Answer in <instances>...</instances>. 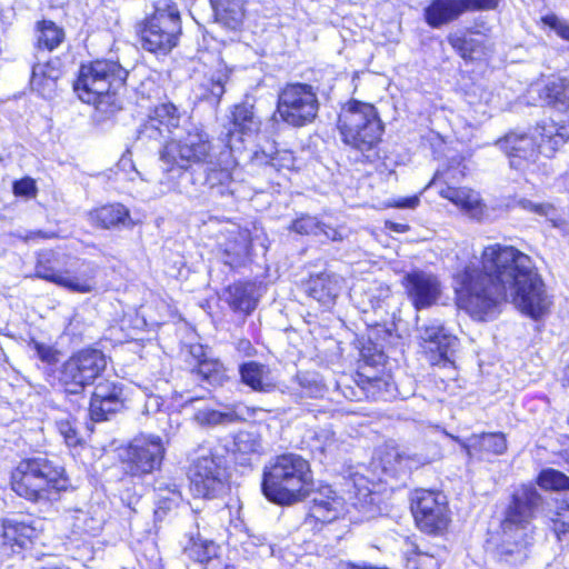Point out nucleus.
I'll return each instance as SVG.
<instances>
[{"label": "nucleus", "mask_w": 569, "mask_h": 569, "mask_svg": "<svg viewBox=\"0 0 569 569\" xmlns=\"http://www.w3.org/2000/svg\"><path fill=\"white\" fill-rule=\"evenodd\" d=\"M455 292L457 306L479 321L493 319L508 299L536 320L552 305L531 257L500 243L485 247L455 274Z\"/></svg>", "instance_id": "obj_1"}, {"label": "nucleus", "mask_w": 569, "mask_h": 569, "mask_svg": "<svg viewBox=\"0 0 569 569\" xmlns=\"http://www.w3.org/2000/svg\"><path fill=\"white\" fill-rule=\"evenodd\" d=\"M232 130L228 129L223 147L214 146L203 127L191 123L181 134L170 138L160 149L161 169L166 173L167 188L162 192L179 191L177 178L182 177L192 166H206L204 183L210 189H218L224 194L232 182L231 170L234 166L230 139Z\"/></svg>", "instance_id": "obj_2"}, {"label": "nucleus", "mask_w": 569, "mask_h": 569, "mask_svg": "<svg viewBox=\"0 0 569 569\" xmlns=\"http://www.w3.org/2000/svg\"><path fill=\"white\" fill-rule=\"evenodd\" d=\"M543 505L545 498L532 483H523L512 490L500 521V542L497 546L500 561L518 566L528 558L536 537L532 522Z\"/></svg>", "instance_id": "obj_3"}, {"label": "nucleus", "mask_w": 569, "mask_h": 569, "mask_svg": "<svg viewBox=\"0 0 569 569\" xmlns=\"http://www.w3.org/2000/svg\"><path fill=\"white\" fill-rule=\"evenodd\" d=\"M311 481L309 462L299 455L286 453L264 467L261 488L268 500L291 505L308 495Z\"/></svg>", "instance_id": "obj_4"}, {"label": "nucleus", "mask_w": 569, "mask_h": 569, "mask_svg": "<svg viewBox=\"0 0 569 569\" xmlns=\"http://www.w3.org/2000/svg\"><path fill=\"white\" fill-rule=\"evenodd\" d=\"M568 139V128L549 120L538 123L530 134L510 132L498 144L507 153L510 167L525 171L537 161L540 153L552 157Z\"/></svg>", "instance_id": "obj_5"}, {"label": "nucleus", "mask_w": 569, "mask_h": 569, "mask_svg": "<svg viewBox=\"0 0 569 569\" xmlns=\"http://www.w3.org/2000/svg\"><path fill=\"white\" fill-rule=\"evenodd\" d=\"M127 77L128 71L118 61L96 60L80 67L73 90L81 101L107 112L102 106H116V93Z\"/></svg>", "instance_id": "obj_6"}, {"label": "nucleus", "mask_w": 569, "mask_h": 569, "mask_svg": "<svg viewBox=\"0 0 569 569\" xmlns=\"http://www.w3.org/2000/svg\"><path fill=\"white\" fill-rule=\"evenodd\" d=\"M338 130L346 144L365 153L381 140L383 124L373 104L352 100L341 108Z\"/></svg>", "instance_id": "obj_7"}, {"label": "nucleus", "mask_w": 569, "mask_h": 569, "mask_svg": "<svg viewBox=\"0 0 569 569\" xmlns=\"http://www.w3.org/2000/svg\"><path fill=\"white\" fill-rule=\"evenodd\" d=\"M181 33L180 12L171 0H158L153 13L146 20L140 31V41L144 50L167 54L177 46Z\"/></svg>", "instance_id": "obj_8"}, {"label": "nucleus", "mask_w": 569, "mask_h": 569, "mask_svg": "<svg viewBox=\"0 0 569 569\" xmlns=\"http://www.w3.org/2000/svg\"><path fill=\"white\" fill-rule=\"evenodd\" d=\"M319 107L317 89L313 86L291 82L279 91L276 112L288 126L301 128L315 121Z\"/></svg>", "instance_id": "obj_9"}, {"label": "nucleus", "mask_w": 569, "mask_h": 569, "mask_svg": "<svg viewBox=\"0 0 569 569\" xmlns=\"http://www.w3.org/2000/svg\"><path fill=\"white\" fill-rule=\"evenodd\" d=\"M107 357L98 349H82L62 366L60 380L69 393H78L106 370Z\"/></svg>", "instance_id": "obj_10"}, {"label": "nucleus", "mask_w": 569, "mask_h": 569, "mask_svg": "<svg viewBox=\"0 0 569 569\" xmlns=\"http://www.w3.org/2000/svg\"><path fill=\"white\" fill-rule=\"evenodd\" d=\"M164 451L159 436L136 437L127 447L122 458L126 472L133 477L151 473L160 468Z\"/></svg>", "instance_id": "obj_11"}, {"label": "nucleus", "mask_w": 569, "mask_h": 569, "mask_svg": "<svg viewBox=\"0 0 569 569\" xmlns=\"http://www.w3.org/2000/svg\"><path fill=\"white\" fill-rule=\"evenodd\" d=\"M222 459L211 451H202L190 469V481L193 492L203 498H214L224 489L227 480Z\"/></svg>", "instance_id": "obj_12"}, {"label": "nucleus", "mask_w": 569, "mask_h": 569, "mask_svg": "<svg viewBox=\"0 0 569 569\" xmlns=\"http://www.w3.org/2000/svg\"><path fill=\"white\" fill-rule=\"evenodd\" d=\"M446 497L440 492L429 490L416 491L412 500V513L418 527L435 533L443 530L448 525Z\"/></svg>", "instance_id": "obj_13"}, {"label": "nucleus", "mask_w": 569, "mask_h": 569, "mask_svg": "<svg viewBox=\"0 0 569 569\" xmlns=\"http://www.w3.org/2000/svg\"><path fill=\"white\" fill-rule=\"evenodd\" d=\"M182 113L170 101L160 102L150 109L147 119L138 129L139 140H154L172 134L179 128Z\"/></svg>", "instance_id": "obj_14"}, {"label": "nucleus", "mask_w": 569, "mask_h": 569, "mask_svg": "<svg viewBox=\"0 0 569 569\" xmlns=\"http://www.w3.org/2000/svg\"><path fill=\"white\" fill-rule=\"evenodd\" d=\"M96 267L81 262L74 270H60L53 267L38 266V278L54 282L72 292L89 293L96 289Z\"/></svg>", "instance_id": "obj_15"}, {"label": "nucleus", "mask_w": 569, "mask_h": 569, "mask_svg": "<svg viewBox=\"0 0 569 569\" xmlns=\"http://www.w3.org/2000/svg\"><path fill=\"white\" fill-rule=\"evenodd\" d=\"M407 295L416 309L435 305L441 296V283L437 276L422 270H413L403 277Z\"/></svg>", "instance_id": "obj_16"}, {"label": "nucleus", "mask_w": 569, "mask_h": 569, "mask_svg": "<svg viewBox=\"0 0 569 569\" xmlns=\"http://www.w3.org/2000/svg\"><path fill=\"white\" fill-rule=\"evenodd\" d=\"M123 385L103 380L96 385L90 401V416L94 421H103L124 407Z\"/></svg>", "instance_id": "obj_17"}, {"label": "nucleus", "mask_w": 569, "mask_h": 569, "mask_svg": "<svg viewBox=\"0 0 569 569\" xmlns=\"http://www.w3.org/2000/svg\"><path fill=\"white\" fill-rule=\"evenodd\" d=\"M64 470L47 458L38 457V505L57 501L68 487Z\"/></svg>", "instance_id": "obj_18"}, {"label": "nucleus", "mask_w": 569, "mask_h": 569, "mask_svg": "<svg viewBox=\"0 0 569 569\" xmlns=\"http://www.w3.org/2000/svg\"><path fill=\"white\" fill-rule=\"evenodd\" d=\"M418 333L419 338L428 343V349L437 351L441 360H449L458 343L457 337L436 319L419 326Z\"/></svg>", "instance_id": "obj_19"}, {"label": "nucleus", "mask_w": 569, "mask_h": 569, "mask_svg": "<svg viewBox=\"0 0 569 569\" xmlns=\"http://www.w3.org/2000/svg\"><path fill=\"white\" fill-rule=\"evenodd\" d=\"M438 193L473 219L485 220L489 218L487 207L481 202L479 193L471 189L455 188L445 181V184L439 187Z\"/></svg>", "instance_id": "obj_20"}, {"label": "nucleus", "mask_w": 569, "mask_h": 569, "mask_svg": "<svg viewBox=\"0 0 569 569\" xmlns=\"http://www.w3.org/2000/svg\"><path fill=\"white\" fill-rule=\"evenodd\" d=\"M466 11L461 0H431L423 9V18L431 28H440L457 20Z\"/></svg>", "instance_id": "obj_21"}, {"label": "nucleus", "mask_w": 569, "mask_h": 569, "mask_svg": "<svg viewBox=\"0 0 569 569\" xmlns=\"http://www.w3.org/2000/svg\"><path fill=\"white\" fill-rule=\"evenodd\" d=\"M340 289V278L335 273L323 272L311 276L306 284L307 293L325 307L335 302Z\"/></svg>", "instance_id": "obj_22"}, {"label": "nucleus", "mask_w": 569, "mask_h": 569, "mask_svg": "<svg viewBox=\"0 0 569 569\" xmlns=\"http://www.w3.org/2000/svg\"><path fill=\"white\" fill-rule=\"evenodd\" d=\"M343 508V500L330 488H326L313 497L310 516L320 522H331L340 517Z\"/></svg>", "instance_id": "obj_23"}, {"label": "nucleus", "mask_w": 569, "mask_h": 569, "mask_svg": "<svg viewBox=\"0 0 569 569\" xmlns=\"http://www.w3.org/2000/svg\"><path fill=\"white\" fill-rule=\"evenodd\" d=\"M89 221L103 229L129 227L132 223L129 210L121 203L107 204L91 210Z\"/></svg>", "instance_id": "obj_24"}, {"label": "nucleus", "mask_w": 569, "mask_h": 569, "mask_svg": "<svg viewBox=\"0 0 569 569\" xmlns=\"http://www.w3.org/2000/svg\"><path fill=\"white\" fill-rule=\"evenodd\" d=\"M12 490L30 501L36 500V460L23 459L11 475Z\"/></svg>", "instance_id": "obj_25"}, {"label": "nucleus", "mask_w": 569, "mask_h": 569, "mask_svg": "<svg viewBox=\"0 0 569 569\" xmlns=\"http://www.w3.org/2000/svg\"><path fill=\"white\" fill-rule=\"evenodd\" d=\"M216 22L229 30H238L244 18L242 0H210Z\"/></svg>", "instance_id": "obj_26"}, {"label": "nucleus", "mask_w": 569, "mask_h": 569, "mask_svg": "<svg viewBox=\"0 0 569 569\" xmlns=\"http://www.w3.org/2000/svg\"><path fill=\"white\" fill-rule=\"evenodd\" d=\"M259 293L252 282H237L227 289V302L234 311L250 313L256 309Z\"/></svg>", "instance_id": "obj_27"}, {"label": "nucleus", "mask_w": 569, "mask_h": 569, "mask_svg": "<svg viewBox=\"0 0 569 569\" xmlns=\"http://www.w3.org/2000/svg\"><path fill=\"white\" fill-rule=\"evenodd\" d=\"M241 381L254 391L270 392L276 388L270 369L259 362L248 361L239 368Z\"/></svg>", "instance_id": "obj_28"}, {"label": "nucleus", "mask_w": 569, "mask_h": 569, "mask_svg": "<svg viewBox=\"0 0 569 569\" xmlns=\"http://www.w3.org/2000/svg\"><path fill=\"white\" fill-rule=\"evenodd\" d=\"M455 440L461 443L468 456H471L473 451L502 455L507 450V440L501 432L472 435L467 441H461L458 438Z\"/></svg>", "instance_id": "obj_29"}, {"label": "nucleus", "mask_w": 569, "mask_h": 569, "mask_svg": "<svg viewBox=\"0 0 569 569\" xmlns=\"http://www.w3.org/2000/svg\"><path fill=\"white\" fill-rule=\"evenodd\" d=\"M546 103L559 111L569 110V77L553 76L542 89Z\"/></svg>", "instance_id": "obj_30"}, {"label": "nucleus", "mask_w": 569, "mask_h": 569, "mask_svg": "<svg viewBox=\"0 0 569 569\" xmlns=\"http://www.w3.org/2000/svg\"><path fill=\"white\" fill-rule=\"evenodd\" d=\"M448 42L465 60L477 59L478 57L486 54L487 47L485 43V38L479 33H451L448 36Z\"/></svg>", "instance_id": "obj_31"}, {"label": "nucleus", "mask_w": 569, "mask_h": 569, "mask_svg": "<svg viewBox=\"0 0 569 569\" xmlns=\"http://www.w3.org/2000/svg\"><path fill=\"white\" fill-rule=\"evenodd\" d=\"M232 124L242 133H254L259 131L261 121L254 112L253 104L242 102L233 108Z\"/></svg>", "instance_id": "obj_32"}, {"label": "nucleus", "mask_w": 569, "mask_h": 569, "mask_svg": "<svg viewBox=\"0 0 569 569\" xmlns=\"http://www.w3.org/2000/svg\"><path fill=\"white\" fill-rule=\"evenodd\" d=\"M157 491V503L158 509L156 510V515L158 516L160 511L170 510L172 507H176L181 501L182 497L180 490L176 483H166L159 482L156 487Z\"/></svg>", "instance_id": "obj_33"}, {"label": "nucleus", "mask_w": 569, "mask_h": 569, "mask_svg": "<svg viewBox=\"0 0 569 569\" xmlns=\"http://www.w3.org/2000/svg\"><path fill=\"white\" fill-rule=\"evenodd\" d=\"M196 418L201 425L217 426L238 421L241 419V415L236 409H229L223 412L213 409H204L199 410Z\"/></svg>", "instance_id": "obj_34"}, {"label": "nucleus", "mask_w": 569, "mask_h": 569, "mask_svg": "<svg viewBox=\"0 0 569 569\" xmlns=\"http://www.w3.org/2000/svg\"><path fill=\"white\" fill-rule=\"evenodd\" d=\"M34 533V529L29 526H24L23 523L8 525L4 527V539L12 542V545H18L21 548H27L31 546L32 537Z\"/></svg>", "instance_id": "obj_35"}, {"label": "nucleus", "mask_w": 569, "mask_h": 569, "mask_svg": "<svg viewBox=\"0 0 569 569\" xmlns=\"http://www.w3.org/2000/svg\"><path fill=\"white\" fill-rule=\"evenodd\" d=\"M38 31H40V36H38V48L44 47L51 51L57 48L63 39V31L50 21H43L41 27L38 26Z\"/></svg>", "instance_id": "obj_36"}, {"label": "nucleus", "mask_w": 569, "mask_h": 569, "mask_svg": "<svg viewBox=\"0 0 569 569\" xmlns=\"http://www.w3.org/2000/svg\"><path fill=\"white\" fill-rule=\"evenodd\" d=\"M540 487L550 490H569V477L556 469H545L538 476Z\"/></svg>", "instance_id": "obj_37"}, {"label": "nucleus", "mask_w": 569, "mask_h": 569, "mask_svg": "<svg viewBox=\"0 0 569 569\" xmlns=\"http://www.w3.org/2000/svg\"><path fill=\"white\" fill-rule=\"evenodd\" d=\"M313 450H319L325 456H332L338 449V442L335 432L322 428L316 432L313 438Z\"/></svg>", "instance_id": "obj_38"}, {"label": "nucleus", "mask_w": 569, "mask_h": 569, "mask_svg": "<svg viewBox=\"0 0 569 569\" xmlns=\"http://www.w3.org/2000/svg\"><path fill=\"white\" fill-rule=\"evenodd\" d=\"M197 372L210 383H220L224 378V369L218 360H202L199 362Z\"/></svg>", "instance_id": "obj_39"}, {"label": "nucleus", "mask_w": 569, "mask_h": 569, "mask_svg": "<svg viewBox=\"0 0 569 569\" xmlns=\"http://www.w3.org/2000/svg\"><path fill=\"white\" fill-rule=\"evenodd\" d=\"M236 451L242 455L257 453L262 449L259 437L249 431H240L234 438Z\"/></svg>", "instance_id": "obj_40"}, {"label": "nucleus", "mask_w": 569, "mask_h": 569, "mask_svg": "<svg viewBox=\"0 0 569 569\" xmlns=\"http://www.w3.org/2000/svg\"><path fill=\"white\" fill-rule=\"evenodd\" d=\"M289 230L299 234L318 236L319 231L322 230V223L316 217L301 214L291 222Z\"/></svg>", "instance_id": "obj_41"}, {"label": "nucleus", "mask_w": 569, "mask_h": 569, "mask_svg": "<svg viewBox=\"0 0 569 569\" xmlns=\"http://www.w3.org/2000/svg\"><path fill=\"white\" fill-rule=\"evenodd\" d=\"M186 552L194 561L203 563L216 556V545L212 541H193Z\"/></svg>", "instance_id": "obj_42"}, {"label": "nucleus", "mask_w": 569, "mask_h": 569, "mask_svg": "<svg viewBox=\"0 0 569 569\" xmlns=\"http://www.w3.org/2000/svg\"><path fill=\"white\" fill-rule=\"evenodd\" d=\"M248 247L249 243L247 237L240 234L239 240H236L234 243L227 244L224 249V253L228 258L226 263L229 266L238 264L240 260L247 254Z\"/></svg>", "instance_id": "obj_43"}, {"label": "nucleus", "mask_w": 569, "mask_h": 569, "mask_svg": "<svg viewBox=\"0 0 569 569\" xmlns=\"http://www.w3.org/2000/svg\"><path fill=\"white\" fill-rule=\"evenodd\" d=\"M299 383L301 387V393L310 397L318 398L323 395L325 387L321 382L318 381L316 376H299Z\"/></svg>", "instance_id": "obj_44"}, {"label": "nucleus", "mask_w": 569, "mask_h": 569, "mask_svg": "<svg viewBox=\"0 0 569 569\" xmlns=\"http://www.w3.org/2000/svg\"><path fill=\"white\" fill-rule=\"evenodd\" d=\"M543 24L548 26L551 30H553L560 38L569 41V23L560 19L556 14H547L542 17Z\"/></svg>", "instance_id": "obj_45"}, {"label": "nucleus", "mask_w": 569, "mask_h": 569, "mask_svg": "<svg viewBox=\"0 0 569 569\" xmlns=\"http://www.w3.org/2000/svg\"><path fill=\"white\" fill-rule=\"evenodd\" d=\"M56 426L68 446H74L78 442L76 429L68 418L56 419Z\"/></svg>", "instance_id": "obj_46"}, {"label": "nucleus", "mask_w": 569, "mask_h": 569, "mask_svg": "<svg viewBox=\"0 0 569 569\" xmlns=\"http://www.w3.org/2000/svg\"><path fill=\"white\" fill-rule=\"evenodd\" d=\"M269 163L274 168L291 169L295 166V157L291 151H276L272 156H270Z\"/></svg>", "instance_id": "obj_47"}, {"label": "nucleus", "mask_w": 569, "mask_h": 569, "mask_svg": "<svg viewBox=\"0 0 569 569\" xmlns=\"http://www.w3.org/2000/svg\"><path fill=\"white\" fill-rule=\"evenodd\" d=\"M368 296V300L371 305L372 309H377L381 307V303L389 298L390 289L388 287H375L369 288L368 291L365 292Z\"/></svg>", "instance_id": "obj_48"}, {"label": "nucleus", "mask_w": 569, "mask_h": 569, "mask_svg": "<svg viewBox=\"0 0 569 569\" xmlns=\"http://www.w3.org/2000/svg\"><path fill=\"white\" fill-rule=\"evenodd\" d=\"M517 206L521 209L535 212L539 216H548L553 210L552 206L548 203H535L529 199L521 198L517 201Z\"/></svg>", "instance_id": "obj_49"}, {"label": "nucleus", "mask_w": 569, "mask_h": 569, "mask_svg": "<svg viewBox=\"0 0 569 569\" xmlns=\"http://www.w3.org/2000/svg\"><path fill=\"white\" fill-rule=\"evenodd\" d=\"M466 11H489L498 7L500 0H461Z\"/></svg>", "instance_id": "obj_50"}, {"label": "nucleus", "mask_w": 569, "mask_h": 569, "mask_svg": "<svg viewBox=\"0 0 569 569\" xmlns=\"http://www.w3.org/2000/svg\"><path fill=\"white\" fill-rule=\"evenodd\" d=\"M408 561L416 569H438V560L428 553H417L416 558H410Z\"/></svg>", "instance_id": "obj_51"}, {"label": "nucleus", "mask_w": 569, "mask_h": 569, "mask_svg": "<svg viewBox=\"0 0 569 569\" xmlns=\"http://www.w3.org/2000/svg\"><path fill=\"white\" fill-rule=\"evenodd\" d=\"M16 196H32L36 192V181L31 178H23L13 183Z\"/></svg>", "instance_id": "obj_52"}, {"label": "nucleus", "mask_w": 569, "mask_h": 569, "mask_svg": "<svg viewBox=\"0 0 569 569\" xmlns=\"http://www.w3.org/2000/svg\"><path fill=\"white\" fill-rule=\"evenodd\" d=\"M82 517H83V527H82L83 531H86L90 535H97L101 530L102 523H103L102 517L88 518L86 513H82Z\"/></svg>", "instance_id": "obj_53"}, {"label": "nucleus", "mask_w": 569, "mask_h": 569, "mask_svg": "<svg viewBox=\"0 0 569 569\" xmlns=\"http://www.w3.org/2000/svg\"><path fill=\"white\" fill-rule=\"evenodd\" d=\"M38 358L49 365L56 363L59 361V352L50 347L38 343Z\"/></svg>", "instance_id": "obj_54"}, {"label": "nucleus", "mask_w": 569, "mask_h": 569, "mask_svg": "<svg viewBox=\"0 0 569 569\" xmlns=\"http://www.w3.org/2000/svg\"><path fill=\"white\" fill-rule=\"evenodd\" d=\"M210 93L216 98L220 99L224 93V80L223 76H218L217 78H212L210 86Z\"/></svg>", "instance_id": "obj_55"}, {"label": "nucleus", "mask_w": 569, "mask_h": 569, "mask_svg": "<svg viewBox=\"0 0 569 569\" xmlns=\"http://www.w3.org/2000/svg\"><path fill=\"white\" fill-rule=\"evenodd\" d=\"M419 202H420L419 197L418 196H412V197H406V198H401L399 200H396L392 206L396 207V208L412 209V208H416L419 204Z\"/></svg>", "instance_id": "obj_56"}, {"label": "nucleus", "mask_w": 569, "mask_h": 569, "mask_svg": "<svg viewBox=\"0 0 569 569\" xmlns=\"http://www.w3.org/2000/svg\"><path fill=\"white\" fill-rule=\"evenodd\" d=\"M319 234H323L327 239L332 241H341L343 236L340 230L336 228L328 227L322 223V230L319 231Z\"/></svg>", "instance_id": "obj_57"}, {"label": "nucleus", "mask_w": 569, "mask_h": 569, "mask_svg": "<svg viewBox=\"0 0 569 569\" xmlns=\"http://www.w3.org/2000/svg\"><path fill=\"white\" fill-rule=\"evenodd\" d=\"M553 522V531L557 535L558 539H560L561 535H566L567 532H569V527H567V523L563 522V521H559L558 518H555L552 520Z\"/></svg>", "instance_id": "obj_58"}, {"label": "nucleus", "mask_w": 569, "mask_h": 569, "mask_svg": "<svg viewBox=\"0 0 569 569\" xmlns=\"http://www.w3.org/2000/svg\"><path fill=\"white\" fill-rule=\"evenodd\" d=\"M556 518H558L559 521L566 522L567 527H569V506L563 509L562 512H558Z\"/></svg>", "instance_id": "obj_59"}, {"label": "nucleus", "mask_w": 569, "mask_h": 569, "mask_svg": "<svg viewBox=\"0 0 569 569\" xmlns=\"http://www.w3.org/2000/svg\"><path fill=\"white\" fill-rule=\"evenodd\" d=\"M446 174H447V173L437 172V173H436V176H435V178H433V181H432V182H433L435 184H437V183H438V181H439L442 177H445Z\"/></svg>", "instance_id": "obj_60"}, {"label": "nucleus", "mask_w": 569, "mask_h": 569, "mask_svg": "<svg viewBox=\"0 0 569 569\" xmlns=\"http://www.w3.org/2000/svg\"><path fill=\"white\" fill-rule=\"evenodd\" d=\"M240 346H241L242 348H250V342H249V341H241V342H240Z\"/></svg>", "instance_id": "obj_61"}, {"label": "nucleus", "mask_w": 569, "mask_h": 569, "mask_svg": "<svg viewBox=\"0 0 569 569\" xmlns=\"http://www.w3.org/2000/svg\"><path fill=\"white\" fill-rule=\"evenodd\" d=\"M36 77V64H32L31 67V79Z\"/></svg>", "instance_id": "obj_62"}, {"label": "nucleus", "mask_w": 569, "mask_h": 569, "mask_svg": "<svg viewBox=\"0 0 569 569\" xmlns=\"http://www.w3.org/2000/svg\"><path fill=\"white\" fill-rule=\"evenodd\" d=\"M381 382H382L381 380H376V381H375L373 383H371V385H372V387H379Z\"/></svg>", "instance_id": "obj_63"}, {"label": "nucleus", "mask_w": 569, "mask_h": 569, "mask_svg": "<svg viewBox=\"0 0 569 569\" xmlns=\"http://www.w3.org/2000/svg\"><path fill=\"white\" fill-rule=\"evenodd\" d=\"M395 229H396V230H398V231H400V230H402V229H403V226L395 224Z\"/></svg>", "instance_id": "obj_64"}]
</instances>
